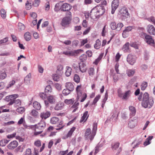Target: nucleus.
<instances>
[{
  "instance_id": "21",
  "label": "nucleus",
  "mask_w": 155,
  "mask_h": 155,
  "mask_svg": "<svg viewBox=\"0 0 155 155\" xmlns=\"http://www.w3.org/2000/svg\"><path fill=\"white\" fill-rule=\"evenodd\" d=\"M33 106L34 108L37 110H40L41 107L40 103L36 101L33 103Z\"/></svg>"
},
{
  "instance_id": "5",
  "label": "nucleus",
  "mask_w": 155,
  "mask_h": 155,
  "mask_svg": "<svg viewBox=\"0 0 155 155\" xmlns=\"http://www.w3.org/2000/svg\"><path fill=\"white\" fill-rule=\"evenodd\" d=\"M81 87L80 86L78 85L76 88V91H77V101H79V99L81 97V99L80 101L81 102H84L87 97V95L86 94H83L82 95V93L81 90Z\"/></svg>"
},
{
  "instance_id": "56",
  "label": "nucleus",
  "mask_w": 155,
  "mask_h": 155,
  "mask_svg": "<svg viewBox=\"0 0 155 155\" xmlns=\"http://www.w3.org/2000/svg\"><path fill=\"white\" fill-rule=\"evenodd\" d=\"M24 148L25 147L24 146H20L17 148L16 150L18 151H19L20 152H23Z\"/></svg>"
},
{
  "instance_id": "22",
  "label": "nucleus",
  "mask_w": 155,
  "mask_h": 155,
  "mask_svg": "<svg viewBox=\"0 0 155 155\" xmlns=\"http://www.w3.org/2000/svg\"><path fill=\"white\" fill-rule=\"evenodd\" d=\"M88 112L87 111H86L84 112L83 116L81 117L80 120V123L83 121L85 122L87 120L89 116V115H88Z\"/></svg>"
},
{
  "instance_id": "2",
  "label": "nucleus",
  "mask_w": 155,
  "mask_h": 155,
  "mask_svg": "<svg viewBox=\"0 0 155 155\" xmlns=\"http://www.w3.org/2000/svg\"><path fill=\"white\" fill-rule=\"evenodd\" d=\"M153 99L152 97H149V94L147 93H145L143 97L142 106L145 108H150L153 105Z\"/></svg>"
},
{
  "instance_id": "27",
  "label": "nucleus",
  "mask_w": 155,
  "mask_h": 155,
  "mask_svg": "<svg viewBox=\"0 0 155 155\" xmlns=\"http://www.w3.org/2000/svg\"><path fill=\"white\" fill-rule=\"evenodd\" d=\"M131 93V91L130 90L126 91L124 94L123 100H127L130 96Z\"/></svg>"
},
{
  "instance_id": "10",
  "label": "nucleus",
  "mask_w": 155,
  "mask_h": 155,
  "mask_svg": "<svg viewBox=\"0 0 155 155\" xmlns=\"http://www.w3.org/2000/svg\"><path fill=\"white\" fill-rule=\"evenodd\" d=\"M119 1L118 0H113L112 3L111 13L114 14L116 10L118 8L119 5Z\"/></svg>"
},
{
  "instance_id": "12",
  "label": "nucleus",
  "mask_w": 155,
  "mask_h": 155,
  "mask_svg": "<svg viewBox=\"0 0 155 155\" xmlns=\"http://www.w3.org/2000/svg\"><path fill=\"white\" fill-rule=\"evenodd\" d=\"M18 145V142L16 140L11 142L8 145V148L10 150H13L16 148Z\"/></svg>"
},
{
  "instance_id": "29",
  "label": "nucleus",
  "mask_w": 155,
  "mask_h": 155,
  "mask_svg": "<svg viewBox=\"0 0 155 155\" xmlns=\"http://www.w3.org/2000/svg\"><path fill=\"white\" fill-rule=\"evenodd\" d=\"M7 77L6 73L4 71H0V80L5 79Z\"/></svg>"
},
{
  "instance_id": "14",
  "label": "nucleus",
  "mask_w": 155,
  "mask_h": 155,
  "mask_svg": "<svg viewBox=\"0 0 155 155\" xmlns=\"http://www.w3.org/2000/svg\"><path fill=\"white\" fill-rule=\"evenodd\" d=\"M129 110L130 111V117L134 116L136 113V109L135 108L132 106H130L129 107Z\"/></svg>"
},
{
  "instance_id": "26",
  "label": "nucleus",
  "mask_w": 155,
  "mask_h": 155,
  "mask_svg": "<svg viewBox=\"0 0 155 155\" xmlns=\"http://www.w3.org/2000/svg\"><path fill=\"white\" fill-rule=\"evenodd\" d=\"M78 68L79 69V70L82 72L84 73L86 71V65L84 63L80 64L79 65Z\"/></svg>"
},
{
  "instance_id": "59",
  "label": "nucleus",
  "mask_w": 155,
  "mask_h": 155,
  "mask_svg": "<svg viewBox=\"0 0 155 155\" xmlns=\"http://www.w3.org/2000/svg\"><path fill=\"white\" fill-rule=\"evenodd\" d=\"M15 83V81L13 80L10 81L7 86V88H9L12 86Z\"/></svg>"
},
{
  "instance_id": "18",
  "label": "nucleus",
  "mask_w": 155,
  "mask_h": 155,
  "mask_svg": "<svg viewBox=\"0 0 155 155\" xmlns=\"http://www.w3.org/2000/svg\"><path fill=\"white\" fill-rule=\"evenodd\" d=\"M137 123V120L136 119H135L134 120L130 119L128 123V126L130 128H133L135 126Z\"/></svg>"
},
{
  "instance_id": "53",
  "label": "nucleus",
  "mask_w": 155,
  "mask_h": 155,
  "mask_svg": "<svg viewBox=\"0 0 155 155\" xmlns=\"http://www.w3.org/2000/svg\"><path fill=\"white\" fill-rule=\"evenodd\" d=\"M24 155H33L31 153V149L30 148L27 149L24 153Z\"/></svg>"
},
{
  "instance_id": "42",
  "label": "nucleus",
  "mask_w": 155,
  "mask_h": 155,
  "mask_svg": "<svg viewBox=\"0 0 155 155\" xmlns=\"http://www.w3.org/2000/svg\"><path fill=\"white\" fill-rule=\"evenodd\" d=\"M25 111V108L24 107H20L16 109L17 112L20 113H23Z\"/></svg>"
},
{
  "instance_id": "37",
  "label": "nucleus",
  "mask_w": 155,
  "mask_h": 155,
  "mask_svg": "<svg viewBox=\"0 0 155 155\" xmlns=\"http://www.w3.org/2000/svg\"><path fill=\"white\" fill-rule=\"evenodd\" d=\"M76 128L74 127H73L71 128L70 130L68 131V133L67 134V137H71L72 135V134L74 131L75 130Z\"/></svg>"
},
{
  "instance_id": "4",
  "label": "nucleus",
  "mask_w": 155,
  "mask_h": 155,
  "mask_svg": "<svg viewBox=\"0 0 155 155\" xmlns=\"http://www.w3.org/2000/svg\"><path fill=\"white\" fill-rule=\"evenodd\" d=\"M129 15L128 10L126 7H123L120 11L118 14V17L122 20L127 18Z\"/></svg>"
},
{
  "instance_id": "31",
  "label": "nucleus",
  "mask_w": 155,
  "mask_h": 155,
  "mask_svg": "<svg viewBox=\"0 0 155 155\" xmlns=\"http://www.w3.org/2000/svg\"><path fill=\"white\" fill-rule=\"evenodd\" d=\"M120 145V143L118 142H116L111 144V148L113 150H116L117 149Z\"/></svg>"
},
{
  "instance_id": "34",
  "label": "nucleus",
  "mask_w": 155,
  "mask_h": 155,
  "mask_svg": "<svg viewBox=\"0 0 155 155\" xmlns=\"http://www.w3.org/2000/svg\"><path fill=\"white\" fill-rule=\"evenodd\" d=\"M65 124L63 123V122L61 120L59 122V124L57 126L58 127V128H57L56 130H60L62 129L65 126Z\"/></svg>"
},
{
  "instance_id": "55",
  "label": "nucleus",
  "mask_w": 155,
  "mask_h": 155,
  "mask_svg": "<svg viewBox=\"0 0 155 155\" xmlns=\"http://www.w3.org/2000/svg\"><path fill=\"white\" fill-rule=\"evenodd\" d=\"M110 27L112 30H115L116 29V25L115 22H112L110 25Z\"/></svg>"
},
{
  "instance_id": "8",
  "label": "nucleus",
  "mask_w": 155,
  "mask_h": 155,
  "mask_svg": "<svg viewBox=\"0 0 155 155\" xmlns=\"http://www.w3.org/2000/svg\"><path fill=\"white\" fill-rule=\"evenodd\" d=\"M127 60L129 64L133 65L136 62V57L131 54H129L127 56Z\"/></svg>"
},
{
  "instance_id": "9",
  "label": "nucleus",
  "mask_w": 155,
  "mask_h": 155,
  "mask_svg": "<svg viewBox=\"0 0 155 155\" xmlns=\"http://www.w3.org/2000/svg\"><path fill=\"white\" fill-rule=\"evenodd\" d=\"M36 129L43 131L46 127V123L44 121H41L38 124L34 125Z\"/></svg>"
},
{
  "instance_id": "52",
  "label": "nucleus",
  "mask_w": 155,
  "mask_h": 155,
  "mask_svg": "<svg viewBox=\"0 0 155 155\" xmlns=\"http://www.w3.org/2000/svg\"><path fill=\"white\" fill-rule=\"evenodd\" d=\"M1 15L2 17L5 18L6 17V12L5 9H2L1 10Z\"/></svg>"
},
{
  "instance_id": "23",
  "label": "nucleus",
  "mask_w": 155,
  "mask_h": 155,
  "mask_svg": "<svg viewBox=\"0 0 155 155\" xmlns=\"http://www.w3.org/2000/svg\"><path fill=\"white\" fill-rule=\"evenodd\" d=\"M72 69L69 66H67L66 68V71L65 73V75L67 77H69L71 74Z\"/></svg>"
},
{
  "instance_id": "20",
  "label": "nucleus",
  "mask_w": 155,
  "mask_h": 155,
  "mask_svg": "<svg viewBox=\"0 0 155 155\" xmlns=\"http://www.w3.org/2000/svg\"><path fill=\"white\" fill-rule=\"evenodd\" d=\"M66 88L72 91L74 90V86L73 83L71 82H67L65 85Z\"/></svg>"
},
{
  "instance_id": "60",
  "label": "nucleus",
  "mask_w": 155,
  "mask_h": 155,
  "mask_svg": "<svg viewBox=\"0 0 155 155\" xmlns=\"http://www.w3.org/2000/svg\"><path fill=\"white\" fill-rule=\"evenodd\" d=\"M8 41V38L5 37V38L0 40V44H2L5 43Z\"/></svg>"
},
{
  "instance_id": "48",
  "label": "nucleus",
  "mask_w": 155,
  "mask_h": 155,
  "mask_svg": "<svg viewBox=\"0 0 155 155\" xmlns=\"http://www.w3.org/2000/svg\"><path fill=\"white\" fill-rule=\"evenodd\" d=\"M21 101L19 99L16 100L15 99L14 100L13 104H15V105L17 106H19L21 105Z\"/></svg>"
},
{
  "instance_id": "45",
  "label": "nucleus",
  "mask_w": 155,
  "mask_h": 155,
  "mask_svg": "<svg viewBox=\"0 0 155 155\" xmlns=\"http://www.w3.org/2000/svg\"><path fill=\"white\" fill-rule=\"evenodd\" d=\"M71 91H70L69 89L67 88L64 89L62 91V94L65 96H66L69 94L71 92Z\"/></svg>"
},
{
  "instance_id": "7",
  "label": "nucleus",
  "mask_w": 155,
  "mask_h": 155,
  "mask_svg": "<svg viewBox=\"0 0 155 155\" xmlns=\"http://www.w3.org/2000/svg\"><path fill=\"white\" fill-rule=\"evenodd\" d=\"M18 95L17 94H13L6 97L5 100V101L9 102L8 105H12L13 104L14 100L17 98Z\"/></svg>"
},
{
  "instance_id": "46",
  "label": "nucleus",
  "mask_w": 155,
  "mask_h": 155,
  "mask_svg": "<svg viewBox=\"0 0 155 155\" xmlns=\"http://www.w3.org/2000/svg\"><path fill=\"white\" fill-rule=\"evenodd\" d=\"M39 95L40 97L43 100H45L47 97V95L44 93H40Z\"/></svg>"
},
{
  "instance_id": "19",
  "label": "nucleus",
  "mask_w": 155,
  "mask_h": 155,
  "mask_svg": "<svg viewBox=\"0 0 155 155\" xmlns=\"http://www.w3.org/2000/svg\"><path fill=\"white\" fill-rule=\"evenodd\" d=\"M64 106V104L63 103L59 102L57 103L54 108L55 110H60L62 109Z\"/></svg>"
},
{
  "instance_id": "50",
  "label": "nucleus",
  "mask_w": 155,
  "mask_h": 155,
  "mask_svg": "<svg viewBox=\"0 0 155 155\" xmlns=\"http://www.w3.org/2000/svg\"><path fill=\"white\" fill-rule=\"evenodd\" d=\"M101 97L100 95H98L94 99V101L92 103V104H96L98 100Z\"/></svg>"
},
{
  "instance_id": "24",
  "label": "nucleus",
  "mask_w": 155,
  "mask_h": 155,
  "mask_svg": "<svg viewBox=\"0 0 155 155\" xmlns=\"http://www.w3.org/2000/svg\"><path fill=\"white\" fill-rule=\"evenodd\" d=\"M60 121V119L57 117H53L50 119V123L53 124H57Z\"/></svg>"
},
{
  "instance_id": "15",
  "label": "nucleus",
  "mask_w": 155,
  "mask_h": 155,
  "mask_svg": "<svg viewBox=\"0 0 155 155\" xmlns=\"http://www.w3.org/2000/svg\"><path fill=\"white\" fill-rule=\"evenodd\" d=\"M71 21L70 18L69 17H65L62 20L61 22V24L63 26L68 25L69 24Z\"/></svg>"
},
{
  "instance_id": "54",
  "label": "nucleus",
  "mask_w": 155,
  "mask_h": 155,
  "mask_svg": "<svg viewBox=\"0 0 155 155\" xmlns=\"http://www.w3.org/2000/svg\"><path fill=\"white\" fill-rule=\"evenodd\" d=\"M97 129V123H94L93 125V129L92 131L95 134H96V131Z\"/></svg>"
},
{
  "instance_id": "39",
  "label": "nucleus",
  "mask_w": 155,
  "mask_h": 155,
  "mask_svg": "<svg viewBox=\"0 0 155 155\" xmlns=\"http://www.w3.org/2000/svg\"><path fill=\"white\" fill-rule=\"evenodd\" d=\"M129 43L128 42L126 43L123 46V49L125 52L129 50Z\"/></svg>"
},
{
  "instance_id": "1",
  "label": "nucleus",
  "mask_w": 155,
  "mask_h": 155,
  "mask_svg": "<svg viewBox=\"0 0 155 155\" xmlns=\"http://www.w3.org/2000/svg\"><path fill=\"white\" fill-rule=\"evenodd\" d=\"M104 13V7L101 5H98L93 8L91 11L90 13L88 12L84 13V15L86 18L87 19L89 16L93 19L98 18Z\"/></svg>"
},
{
  "instance_id": "43",
  "label": "nucleus",
  "mask_w": 155,
  "mask_h": 155,
  "mask_svg": "<svg viewBox=\"0 0 155 155\" xmlns=\"http://www.w3.org/2000/svg\"><path fill=\"white\" fill-rule=\"evenodd\" d=\"M74 80L75 82L77 83H78L80 81V78L79 75L77 74H75L74 77Z\"/></svg>"
},
{
  "instance_id": "6",
  "label": "nucleus",
  "mask_w": 155,
  "mask_h": 155,
  "mask_svg": "<svg viewBox=\"0 0 155 155\" xmlns=\"http://www.w3.org/2000/svg\"><path fill=\"white\" fill-rule=\"evenodd\" d=\"M95 135L93 132L91 131L90 128H87L86 130L84 136L87 139H89L91 141H92Z\"/></svg>"
},
{
  "instance_id": "33",
  "label": "nucleus",
  "mask_w": 155,
  "mask_h": 155,
  "mask_svg": "<svg viewBox=\"0 0 155 155\" xmlns=\"http://www.w3.org/2000/svg\"><path fill=\"white\" fill-rule=\"evenodd\" d=\"M153 138V136H149L147 138L145 141L144 142L143 144L144 146H147L150 143V141Z\"/></svg>"
},
{
  "instance_id": "16",
  "label": "nucleus",
  "mask_w": 155,
  "mask_h": 155,
  "mask_svg": "<svg viewBox=\"0 0 155 155\" xmlns=\"http://www.w3.org/2000/svg\"><path fill=\"white\" fill-rule=\"evenodd\" d=\"M148 32L151 35H155V28L152 25H149L147 26Z\"/></svg>"
},
{
  "instance_id": "32",
  "label": "nucleus",
  "mask_w": 155,
  "mask_h": 155,
  "mask_svg": "<svg viewBox=\"0 0 155 155\" xmlns=\"http://www.w3.org/2000/svg\"><path fill=\"white\" fill-rule=\"evenodd\" d=\"M24 38L27 41H28L31 39V35L29 32H27L24 34Z\"/></svg>"
},
{
  "instance_id": "47",
  "label": "nucleus",
  "mask_w": 155,
  "mask_h": 155,
  "mask_svg": "<svg viewBox=\"0 0 155 155\" xmlns=\"http://www.w3.org/2000/svg\"><path fill=\"white\" fill-rule=\"evenodd\" d=\"M87 58V55L85 54L82 55L79 57L80 60L82 62L85 61L86 60Z\"/></svg>"
},
{
  "instance_id": "40",
  "label": "nucleus",
  "mask_w": 155,
  "mask_h": 155,
  "mask_svg": "<svg viewBox=\"0 0 155 155\" xmlns=\"http://www.w3.org/2000/svg\"><path fill=\"white\" fill-rule=\"evenodd\" d=\"M52 91V89L51 85H48L45 88V93H51Z\"/></svg>"
},
{
  "instance_id": "17",
  "label": "nucleus",
  "mask_w": 155,
  "mask_h": 155,
  "mask_svg": "<svg viewBox=\"0 0 155 155\" xmlns=\"http://www.w3.org/2000/svg\"><path fill=\"white\" fill-rule=\"evenodd\" d=\"M76 53V51H64L63 52V54H64L68 56H75Z\"/></svg>"
},
{
  "instance_id": "62",
  "label": "nucleus",
  "mask_w": 155,
  "mask_h": 155,
  "mask_svg": "<svg viewBox=\"0 0 155 155\" xmlns=\"http://www.w3.org/2000/svg\"><path fill=\"white\" fill-rule=\"evenodd\" d=\"M108 97V95L107 93V92H106L105 94L104 97L102 101V103L105 104L107 100V99Z\"/></svg>"
},
{
  "instance_id": "41",
  "label": "nucleus",
  "mask_w": 155,
  "mask_h": 155,
  "mask_svg": "<svg viewBox=\"0 0 155 155\" xmlns=\"http://www.w3.org/2000/svg\"><path fill=\"white\" fill-rule=\"evenodd\" d=\"M135 73L134 70H128L127 71V73L129 77L133 76Z\"/></svg>"
},
{
  "instance_id": "38",
  "label": "nucleus",
  "mask_w": 155,
  "mask_h": 155,
  "mask_svg": "<svg viewBox=\"0 0 155 155\" xmlns=\"http://www.w3.org/2000/svg\"><path fill=\"white\" fill-rule=\"evenodd\" d=\"M147 86V83L146 82L143 81L141 85V89L142 90H144Z\"/></svg>"
},
{
  "instance_id": "61",
  "label": "nucleus",
  "mask_w": 155,
  "mask_h": 155,
  "mask_svg": "<svg viewBox=\"0 0 155 155\" xmlns=\"http://www.w3.org/2000/svg\"><path fill=\"white\" fill-rule=\"evenodd\" d=\"M54 85V87L58 91L61 90V84L58 83H55Z\"/></svg>"
},
{
  "instance_id": "64",
  "label": "nucleus",
  "mask_w": 155,
  "mask_h": 155,
  "mask_svg": "<svg viewBox=\"0 0 155 155\" xmlns=\"http://www.w3.org/2000/svg\"><path fill=\"white\" fill-rule=\"evenodd\" d=\"M40 1V0H35L33 3V5L35 7H38L39 5Z\"/></svg>"
},
{
  "instance_id": "44",
  "label": "nucleus",
  "mask_w": 155,
  "mask_h": 155,
  "mask_svg": "<svg viewBox=\"0 0 155 155\" xmlns=\"http://www.w3.org/2000/svg\"><path fill=\"white\" fill-rule=\"evenodd\" d=\"M74 102V99H66L64 101L65 103L67 104H72Z\"/></svg>"
},
{
  "instance_id": "11",
  "label": "nucleus",
  "mask_w": 155,
  "mask_h": 155,
  "mask_svg": "<svg viewBox=\"0 0 155 155\" xmlns=\"http://www.w3.org/2000/svg\"><path fill=\"white\" fill-rule=\"evenodd\" d=\"M71 8L70 5L67 3L63 4L60 8V9L61 11H69Z\"/></svg>"
},
{
  "instance_id": "49",
  "label": "nucleus",
  "mask_w": 155,
  "mask_h": 155,
  "mask_svg": "<svg viewBox=\"0 0 155 155\" xmlns=\"http://www.w3.org/2000/svg\"><path fill=\"white\" fill-rule=\"evenodd\" d=\"M94 68H90L88 70V73L90 76H92L94 74Z\"/></svg>"
},
{
  "instance_id": "58",
  "label": "nucleus",
  "mask_w": 155,
  "mask_h": 155,
  "mask_svg": "<svg viewBox=\"0 0 155 155\" xmlns=\"http://www.w3.org/2000/svg\"><path fill=\"white\" fill-rule=\"evenodd\" d=\"M26 8L27 10H29L31 8V3H30L28 1H27L25 4Z\"/></svg>"
},
{
  "instance_id": "13",
  "label": "nucleus",
  "mask_w": 155,
  "mask_h": 155,
  "mask_svg": "<svg viewBox=\"0 0 155 155\" xmlns=\"http://www.w3.org/2000/svg\"><path fill=\"white\" fill-rule=\"evenodd\" d=\"M51 115L50 112L45 111L40 114V116L42 119H46L49 117Z\"/></svg>"
},
{
  "instance_id": "36",
  "label": "nucleus",
  "mask_w": 155,
  "mask_h": 155,
  "mask_svg": "<svg viewBox=\"0 0 155 155\" xmlns=\"http://www.w3.org/2000/svg\"><path fill=\"white\" fill-rule=\"evenodd\" d=\"M31 74L29 73L24 78V81L25 83L28 84L30 83Z\"/></svg>"
},
{
  "instance_id": "35",
  "label": "nucleus",
  "mask_w": 155,
  "mask_h": 155,
  "mask_svg": "<svg viewBox=\"0 0 155 155\" xmlns=\"http://www.w3.org/2000/svg\"><path fill=\"white\" fill-rule=\"evenodd\" d=\"M9 141V140H8L6 139L1 140L0 141V146L2 147L5 146L8 142Z\"/></svg>"
},
{
  "instance_id": "3",
  "label": "nucleus",
  "mask_w": 155,
  "mask_h": 155,
  "mask_svg": "<svg viewBox=\"0 0 155 155\" xmlns=\"http://www.w3.org/2000/svg\"><path fill=\"white\" fill-rule=\"evenodd\" d=\"M138 31L140 37L144 38L148 44L151 45H153L154 44V41L152 39V37L150 35H147L144 33L145 30L144 28L139 27Z\"/></svg>"
},
{
  "instance_id": "25",
  "label": "nucleus",
  "mask_w": 155,
  "mask_h": 155,
  "mask_svg": "<svg viewBox=\"0 0 155 155\" xmlns=\"http://www.w3.org/2000/svg\"><path fill=\"white\" fill-rule=\"evenodd\" d=\"M38 112L35 109H32L30 113V114L33 117L36 118L38 117Z\"/></svg>"
},
{
  "instance_id": "28",
  "label": "nucleus",
  "mask_w": 155,
  "mask_h": 155,
  "mask_svg": "<svg viewBox=\"0 0 155 155\" xmlns=\"http://www.w3.org/2000/svg\"><path fill=\"white\" fill-rule=\"evenodd\" d=\"M47 98L49 102L51 104H53L55 102V99L54 96L50 95L47 97Z\"/></svg>"
},
{
  "instance_id": "30",
  "label": "nucleus",
  "mask_w": 155,
  "mask_h": 155,
  "mask_svg": "<svg viewBox=\"0 0 155 155\" xmlns=\"http://www.w3.org/2000/svg\"><path fill=\"white\" fill-rule=\"evenodd\" d=\"M101 43V41L99 39H97L96 41V43L94 45V48L96 49H99L100 48Z\"/></svg>"
},
{
  "instance_id": "51",
  "label": "nucleus",
  "mask_w": 155,
  "mask_h": 155,
  "mask_svg": "<svg viewBox=\"0 0 155 155\" xmlns=\"http://www.w3.org/2000/svg\"><path fill=\"white\" fill-rule=\"evenodd\" d=\"M19 29L22 30H24L25 28V25L21 23H19L18 25Z\"/></svg>"
},
{
  "instance_id": "63",
  "label": "nucleus",
  "mask_w": 155,
  "mask_h": 155,
  "mask_svg": "<svg viewBox=\"0 0 155 155\" xmlns=\"http://www.w3.org/2000/svg\"><path fill=\"white\" fill-rule=\"evenodd\" d=\"M130 46L136 49L138 48V45L136 42H134L130 44Z\"/></svg>"
},
{
  "instance_id": "57",
  "label": "nucleus",
  "mask_w": 155,
  "mask_h": 155,
  "mask_svg": "<svg viewBox=\"0 0 155 155\" xmlns=\"http://www.w3.org/2000/svg\"><path fill=\"white\" fill-rule=\"evenodd\" d=\"M123 26V25L122 23H118L116 25V29L118 31H120Z\"/></svg>"
}]
</instances>
